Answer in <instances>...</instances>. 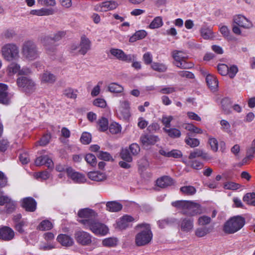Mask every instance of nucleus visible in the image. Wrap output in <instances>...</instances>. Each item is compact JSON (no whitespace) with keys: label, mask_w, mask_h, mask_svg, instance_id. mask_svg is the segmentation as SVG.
I'll use <instances>...</instances> for the list:
<instances>
[{"label":"nucleus","mask_w":255,"mask_h":255,"mask_svg":"<svg viewBox=\"0 0 255 255\" xmlns=\"http://www.w3.org/2000/svg\"><path fill=\"white\" fill-rule=\"evenodd\" d=\"M88 177L92 180L99 182L106 179L105 173L98 171H92L88 173Z\"/></svg>","instance_id":"29"},{"label":"nucleus","mask_w":255,"mask_h":255,"mask_svg":"<svg viewBox=\"0 0 255 255\" xmlns=\"http://www.w3.org/2000/svg\"><path fill=\"white\" fill-rule=\"evenodd\" d=\"M243 200L249 205L255 206V193L246 194L243 198Z\"/></svg>","instance_id":"34"},{"label":"nucleus","mask_w":255,"mask_h":255,"mask_svg":"<svg viewBox=\"0 0 255 255\" xmlns=\"http://www.w3.org/2000/svg\"><path fill=\"white\" fill-rule=\"evenodd\" d=\"M121 157L125 161L128 162H131L132 158L129 152V150L127 148L123 149L121 152Z\"/></svg>","instance_id":"45"},{"label":"nucleus","mask_w":255,"mask_h":255,"mask_svg":"<svg viewBox=\"0 0 255 255\" xmlns=\"http://www.w3.org/2000/svg\"><path fill=\"white\" fill-rule=\"evenodd\" d=\"M12 95L7 92L0 96V103L7 105L10 102Z\"/></svg>","instance_id":"48"},{"label":"nucleus","mask_w":255,"mask_h":255,"mask_svg":"<svg viewBox=\"0 0 255 255\" xmlns=\"http://www.w3.org/2000/svg\"><path fill=\"white\" fill-rule=\"evenodd\" d=\"M74 237L76 242L82 246H88L92 242V236L87 232L79 231L75 232Z\"/></svg>","instance_id":"11"},{"label":"nucleus","mask_w":255,"mask_h":255,"mask_svg":"<svg viewBox=\"0 0 255 255\" xmlns=\"http://www.w3.org/2000/svg\"><path fill=\"white\" fill-rule=\"evenodd\" d=\"M211 232V229L207 227H200L195 231V235L199 238L203 237Z\"/></svg>","instance_id":"41"},{"label":"nucleus","mask_w":255,"mask_h":255,"mask_svg":"<svg viewBox=\"0 0 255 255\" xmlns=\"http://www.w3.org/2000/svg\"><path fill=\"white\" fill-rule=\"evenodd\" d=\"M142 59L144 63L146 65H151V64L153 63L152 62V55L149 52H147L143 54Z\"/></svg>","instance_id":"64"},{"label":"nucleus","mask_w":255,"mask_h":255,"mask_svg":"<svg viewBox=\"0 0 255 255\" xmlns=\"http://www.w3.org/2000/svg\"><path fill=\"white\" fill-rule=\"evenodd\" d=\"M206 81L207 85L211 90L216 89L218 86V81L214 75L207 74Z\"/></svg>","instance_id":"30"},{"label":"nucleus","mask_w":255,"mask_h":255,"mask_svg":"<svg viewBox=\"0 0 255 255\" xmlns=\"http://www.w3.org/2000/svg\"><path fill=\"white\" fill-rule=\"evenodd\" d=\"M66 34V31H59L54 34L52 36V39L54 41L56 42L61 40L62 38L64 37Z\"/></svg>","instance_id":"60"},{"label":"nucleus","mask_w":255,"mask_h":255,"mask_svg":"<svg viewBox=\"0 0 255 255\" xmlns=\"http://www.w3.org/2000/svg\"><path fill=\"white\" fill-rule=\"evenodd\" d=\"M134 218L129 215H124L117 222V226L120 230H124L128 228L130 223L134 221Z\"/></svg>","instance_id":"21"},{"label":"nucleus","mask_w":255,"mask_h":255,"mask_svg":"<svg viewBox=\"0 0 255 255\" xmlns=\"http://www.w3.org/2000/svg\"><path fill=\"white\" fill-rule=\"evenodd\" d=\"M57 241L63 246L69 247L74 244L73 239L65 234H60L57 238Z\"/></svg>","instance_id":"26"},{"label":"nucleus","mask_w":255,"mask_h":255,"mask_svg":"<svg viewBox=\"0 0 255 255\" xmlns=\"http://www.w3.org/2000/svg\"><path fill=\"white\" fill-rule=\"evenodd\" d=\"M118 5L115 1H106L96 5L94 9L97 11H107L116 9Z\"/></svg>","instance_id":"13"},{"label":"nucleus","mask_w":255,"mask_h":255,"mask_svg":"<svg viewBox=\"0 0 255 255\" xmlns=\"http://www.w3.org/2000/svg\"><path fill=\"white\" fill-rule=\"evenodd\" d=\"M185 142L191 147H195L200 144V141L197 138L187 137L185 138Z\"/></svg>","instance_id":"46"},{"label":"nucleus","mask_w":255,"mask_h":255,"mask_svg":"<svg viewBox=\"0 0 255 255\" xmlns=\"http://www.w3.org/2000/svg\"><path fill=\"white\" fill-rule=\"evenodd\" d=\"M85 160L88 163L90 164L92 166H95L97 163V160L96 156L91 153H89L86 155L85 157Z\"/></svg>","instance_id":"52"},{"label":"nucleus","mask_w":255,"mask_h":255,"mask_svg":"<svg viewBox=\"0 0 255 255\" xmlns=\"http://www.w3.org/2000/svg\"><path fill=\"white\" fill-rule=\"evenodd\" d=\"M158 140V137L154 135L144 134L140 137V141L142 144L146 146L154 144Z\"/></svg>","instance_id":"25"},{"label":"nucleus","mask_w":255,"mask_h":255,"mask_svg":"<svg viewBox=\"0 0 255 255\" xmlns=\"http://www.w3.org/2000/svg\"><path fill=\"white\" fill-rule=\"evenodd\" d=\"M92 139V136L90 133L85 132H83L81 136L80 140L84 144H89Z\"/></svg>","instance_id":"51"},{"label":"nucleus","mask_w":255,"mask_h":255,"mask_svg":"<svg viewBox=\"0 0 255 255\" xmlns=\"http://www.w3.org/2000/svg\"><path fill=\"white\" fill-rule=\"evenodd\" d=\"M109 129L111 133L117 134L121 131L122 127L118 123L114 122L110 124Z\"/></svg>","instance_id":"43"},{"label":"nucleus","mask_w":255,"mask_h":255,"mask_svg":"<svg viewBox=\"0 0 255 255\" xmlns=\"http://www.w3.org/2000/svg\"><path fill=\"white\" fill-rule=\"evenodd\" d=\"M208 143L210 145L211 149L214 151L217 152L218 150V142L216 138L212 137H209Z\"/></svg>","instance_id":"53"},{"label":"nucleus","mask_w":255,"mask_h":255,"mask_svg":"<svg viewBox=\"0 0 255 255\" xmlns=\"http://www.w3.org/2000/svg\"><path fill=\"white\" fill-rule=\"evenodd\" d=\"M130 104L128 101H120L117 113L121 119H128L130 116Z\"/></svg>","instance_id":"10"},{"label":"nucleus","mask_w":255,"mask_h":255,"mask_svg":"<svg viewBox=\"0 0 255 255\" xmlns=\"http://www.w3.org/2000/svg\"><path fill=\"white\" fill-rule=\"evenodd\" d=\"M171 205L186 215L193 216L203 213L201 206L196 202L187 200H179L173 202Z\"/></svg>","instance_id":"1"},{"label":"nucleus","mask_w":255,"mask_h":255,"mask_svg":"<svg viewBox=\"0 0 255 255\" xmlns=\"http://www.w3.org/2000/svg\"><path fill=\"white\" fill-rule=\"evenodd\" d=\"M97 156L99 158L105 161H110L113 159L112 156L107 152L100 151Z\"/></svg>","instance_id":"63"},{"label":"nucleus","mask_w":255,"mask_h":255,"mask_svg":"<svg viewBox=\"0 0 255 255\" xmlns=\"http://www.w3.org/2000/svg\"><path fill=\"white\" fill-rule=\"evenodd\" d=\"M163 130L169 137L172 138H179L181 135L180 130L176 128H163Z\"/></svg>","instance_id":"32"},{"label":"nucleus","mask_w":255,"mask_h":255,"mask_svg":"<svg viewBox=\"0 0 255 255\" xmlns=\"http://www.w3.org/2000/svg\"><path fill=\"white\" fill-rule=\"evenodd\" d=\"M16 84L22 91L26 93H32L35 91L36 84L30 78L25 76H20L17 79Z\"/></svg>","instance_id":"7"},{"label":"nucleus","mask_w":255,"mask_h":255,"mask_svg":"<svg viewBox=\"0 0 255 255\" xmlns=\"http://www.w3.org/2000/svg\"><path fill=\"white\" fill-rule=\"evenodd\" d=\"M15 233L13 230L10 227L4 226L0 228V239L9 241L14 237Z\"/></svg>","instance_id":"18"},{"label":"nucleus","mask_w":255,"mask_h":255,"mask_svg":"<svg viewBox=\"0 0 255 255\" xmlns=\"http://www.w3.org/2000/svg\"><path fill=\"white\" fill-rule=\"evenodd\" d=\"M40 80L42 83L53 84L56 80V76L49 71H44L40 76Z\"/></svg>","instance_id":"24"},{"label":"nucleus","mask_w":255,"mask_h":255,"mask_svg":"<svg viewBox=\"0 0 255 255\" xmlns=\"http://www.w3.org/2000/svg\"><path fill=\"white\" fill-rule=\"evenodd\" d=\"M66 172L68 176L76 183H83L86 180L85 176L83 174L75 171L71 167L67 168Z\"/></svg>","instance_id":"15"},{"label":"nucleus","mask_w":255,"mask_h":255,"mask_svg":"<svg viewBox=\"0 0 255 255\" xmlns=\"http://www.w3.org/2000/svg\"><path fill=\"white\" fill-rule=\"evenodd\" d=\"M163 24L162 17L161 16H156L149 25V28L150 29L158 28L161 27Z\"/></svg>","instance_id":"39"},{"label":"nucleus","mask_w":255,"mask_h":255,"mask_svg":"<svg viewBox=\"0 0 255 255\" xmlns=\"http://www.w3.org/2000/svg\"><path fill=\"white\" fill-rule=\"evenodd\" d=\"M172 179L167 176H163L156 180V184L161 188H166L173 184Z\"/></svg>","instance_id":"27"},{"label":"nucleus","mask_w":255,"mask_h":255,"mask_svg":"<svg viewBox=\"0 0 255 255\" xmlns=\"http://www.w3.org/2000/svg\"><path fill=\"white\" fill-rule=\"evenodd\" d=\"M98 128L101 131H106L109 128V122L107 118L102 117L97 122Z\"/></svg>","instance_id":"35"},{"label":"nucleus","mask_w":255,"mask_h":255,"mask_svg":"<svg viewBox=\"0 0 255 255\" xmlns=\"http://www.w3.org/2000/svg\"><path fill=\"white\" fill-rule=\"evenodd\" d=\"M21 53L24 58L30 61L37 59L39 56L37 45L32 40H26L23 42L21 47Z\"/></svg>","instance_id":"4"},{"label":"nucleus","mask_w":255,"mask_h":255,"mask_svg":"<svg viewBox=\"0 0 255 255\" xmlns=\"http://www.w3.org/2000/svg\"><path fill=\"white\" fill-rule=\"evenodd\" d=\"M118 242L117 239L116 238H108L104 239L102 244L105 247H112L117 245Z\"/></svg>","instance_id":"44"},{"label":"nucleus","mask_w":255,"mask_h":255,"mask_svg":"<svg viewBox=\"0 0 255 255\" xmlns=\"http://www.w3.org/2000/svg\"><path fill=\"white\" fill-rule=\"evenodd\" d=\"M147 35V32L144 30L137 31L129 39L130 42H134L138 40L144 38Z\"/></svg>","instance_id":"33"},{"label":"nucleus","mask_w":255,"mask_h":255,"mask_svg":"<svg viewBox=\"0 0 255 255\" xmlns=\"http://www.w3.org/2000/svg\"><path fill=\"white\" fill-rule=\"evenodd\" d=\"M53 227L52 223L47 220L42 221L38 225V229L41 231H48Z\"/></svg>","instance_id":"42"},{"label":"nucleus","mask_w":255,"mask_h":255,"mask_svg":"<svg viewBox=\"0 0 255 255\" xmlns=\"http://www.w3.org/2000/svg\"><path fill=\"white\" fill-rule=\"evenodd\" d=\"M103 81H99L97 85L93 88L91 93V95L92 97H96L100 94L101 86L103 85Z\"/></svg>","instance_id":"62"},{"label":"nucleus","mask_w":255,"mask_h":255,"mask_svg":"<svg viewBox=\"0 0 255 255\" xmlns=\"http://www.w3.org/2000/svg\"><path fill=\"white\" fill-rule=\"evenodd\" d=\"M137 227L142 228L143 230L137 234L136 236V244L138 246H141L148 244L151 241L152 237L149 225L141 224L137 225Z\"/></svg>","instance_id":"6"},{"label":"nucleus","mask_w":255,"mask_h":255,"mask_svg":"<svg viewBox=\"0 0 255 255\" xmlns=\"http://www.w3.org/2000/svg\"><path fill=\"white\" fill-rule=\"evenodd\" d=\"M219 73L223 76H226L229 73V67L224 64H220L218 66Z\"/></svg>","instance_id":"54"},{"label":"nucleus","mask_w":255,"mask_h":255,"mask_svg":"<svg viewBox=\"0 0 255 255\" xmlns=\"http://www.w3.org/2000/svg\"><path fill=\"white\" fill-rule=\"evenodd\" d=\"M79 47V53L84 55L91 49V41L85 35H83L81 37Z\"/></svg>","instance_id":"17"},{"label":"nucleus","mask_w":255,"mask_h":255,"mask_svg":"<svg viewBox=\"0 0 255 255\" xmlns=\"http://www.w3.org/2000/svg\"><path fill=\"white\" fill-rule=\"evenodd\" d=\"M77 91L72 88H67L64 91L63 94L68 98L75 99L77 98Z\"/></svg>","instance_id":"47"},{"label":"nucleus","mask_w":255,"mask_h":255,"mask_svg":"<svg viewBox=\"0 0 255 255\" xmlns=\"http://www.w3.org/2000/svg\"><path fill=\"white\" fill-rule=\"evenodd\" d=\"M211 219L207 216H202L200 217L198 219V224L199 226H206L210 223Z\"/></svg>","instance_id":"50"},{"label":"nucleus","mask_w":255,"mask_h":255,"mask_svg":"<svg viewBox=\"0 0 255 255\" xmlns=\"http://www.w3.org/2000/svg\"><path fill=\"white\" fill-rule=\"evenodd\" d=\"M79 222L83 225L84 228L90 230L95 235H105L109 231L106 226L96 219H81Z\"/></svg>","instance_id":"3"},{"label":"nucleus","mask_w":255,"mask_h":255,"mask_svg":"<svg viewBox=\"0 0 255 255\" xmlns=\"http://www.w3.org/2000/svg\"><path fill=\"white\" fill-rule=\"evenodd\" d=\"M122 208V204L117 201H108L106 203V209L110 212H118Z\"/></svg>","instance_id":"23"},{"label":"nucleus","mask_w":255,"mask_h":255,"mask_svg":"<svg viewBox=\"0 0 255 255\" xmlns=\"http://www.w3.org/2000/svg\"><path fill=\"white\" fill-rule=\"evenodd\" d=\"M22 207L28 212H34L36 209V202L32 197H26L22 201Z\"/></svg>","instance_id":"20"},{"label":"nucleus","mask_w":255,"mask_h":255,"mask_svg":"<svg viewBox=\"0 0 255 255\" xmlns=\"http://www.w3.org/2000/svg\"><path fill=\"white\" fill-rule=\"evenodd\" d=\"M224 187L228 190H237L240 187V185L234 182H228L224 184Z\"/></svg>","instance_id":"58"},{"label":"nucleus","mask_w":255,"mask_h":255,"mask_svg":"<svg viewBox=\"0 0 255 255\" xmlns=\"http://www.w3.org/2000/svg\"><path fill=\"white\" fill-rule=\"evenodd\" d=\"M1 52L3 58L8 61L16 60L19 58V47L13 43L4 44L1 47Z\"/></svg>","instance_id":"5"},{"label":"nucleus","mask_w":255,"mask_h":255,"mask_svg":"<svg viewBox=\"0 0 255 255\" xmlns=\"http://www.w3.org/2000/svg\"><path fill=\"white\" fill-rule=\"evenodd\" d=\"M234 22L239 25L245 28H250L253 26L252 22L244 15L242 14L236 15L234 16Z\"/></svg>","instance_id":"14"},{"label":"nucleus","mask_w":255,"mask_h":255,"mask_svg":"<svg viewBox=\"0 0 255 255\" xmlns=\"http://www.w3.org/2000/svg\"><path fill=\"white\" fill-rule=\"evenodd\" d=\"M180 190L182 194L188 196L193 195L196 192L195 188L194 186L190 185L181 187Z\"/></svg>","instance_id":"37"},{"label":"nucleus","mask_w":255,"mask_h":255,"mask_svg":"<svg viewBox=\"0 0 255 255\" xmlns=\"http://www.w3.org/2000/svg\"><path fill=\"white\" fill-rule=\"evenodd\" d=\"M7 72L10 76L17 73L18 75H24L29 73V70L22 69H20V66L16 63H10L7 67Z\"/></svg>","instance_id":"16"},{"label":"nucleus","mask_w":255,"mask_h":255,"mask_svg":"<svg viewBox=\"0 0 255 255\" xmlns=\"http://www.w3.org/2000/svg\"><path fill=\"white\" fill-rule=\"evenodd\" d=\"M15 229L20 233H24V231L23 229V227L27 225V223L26 221L22 220L20 222L14 224Z\"/></svg>","instance_id":"49"},{"label":"nucleus","mask_w":255,"mask_h":255,"mask_svg":"<svg viewBox=\"0 0 255 255\" xmlns=\"http://www.w3.org/2000/svg\"><path fill=\"white\" fill-rule=\"evenodd\" d=\"M151 68L158 72H165L167 69V66L162 63L153 62L151 65Z\"/></svg>","instance_id":"40"},{"label":"nucleus","mask_w":255,"mask_h":255,"mask_svg":"<svg viewBox=\"0 0 255 255\" xmlns=\"http://www.w3.org/2000/svg\"><path fill=\"white\" fill-rule=\"evenodd\" d=\"M54 13L52 8H42L39 9V16H48Z\"/></svg>","instance_id":"55"},{"label":"nucleus","mask_w":255,"mask_h":255,"mask_svg":"<svg viewBox=\"0 0 255 255\" xmlns=\"http://www.w3.org/2000/svg\"><path fill=\"white\" fill-rule=\"evenodd\" d=\"M108 90L111 93H121L124 91V87L116 83H112L109 85Z\"/></svg>","instance_id":"36"},{"label":"nucleus","mask_w":255,"mask_h":255,"mask_svg":"<svg viewBox=\"0 0 255 255\" xmlns=\"http://www.w3.org/2000/svg\"><path fill=\"white\" fill-rule=\"evenodd\" d=\"M172 57L175 60L174 64L182 69H189L192 67V64L186 61L187 55L182 51L174 50L172 52Z\"/></svg>","instance_id":"8"},{"label":"nucleus","mask_w":255,"mask_h":255,"mask_svg":"<svg viewBox=\"0 0 255 255\" xmlns=\"http://www.w3.org/2000/svg\"><path fill=\"white\" fill-rule=\"evenodd\" d=\"M111 54L117 59L126 62H131L136 58L134 54H126L122 50L117 48H111L110 50Z\"/></svg>","instance_id":"9"},{"label":"nucleus","mask_w":255,"mask_h":255,"mask_svg":"<svg viewBox=\"0 0 255 255\" xmlns=\"http://www.w3.org/2000/svg\"><path fill=\"white\" fill-rule=\"evenodd\" d=\"M50 176L49 173L47 171H44L41 172H37L34 174V177L36 179H41L42 180H46Z\"/></svg>","instance_id":"61"},{"label":"nucleus","mask_w":255,"mask_h":255,"mask_svg":"<svg viewBox=\"0 0 255 255\" xmlns=\"http://www.w3.org/2000/svg\"><path fill=\"white\" fill-rule=\"evenodd\" d=\"M179 226L182 231L189 232L193 229L194 220L189 218H182L180 220Z\"/></svg>","instance_id":"19"},{"label":"nucleus","mask_w":255,"mask_h":255,"mask_svg":"<svg viewBox=\"0 0 255 255\" xmlns=\"http://www.w3.org/2000/svg\"><path fill=\"white\" fill-rule=\"evenodd\" d=\"M78 215L79 217L84 218L83 219H95L97 214L93 210L85 208L79 211Z\"/></svg>","instance_id":"22"},{"label":"nucleus","mask_w":255,"mask_h":255,"mask_svg":"<svg viewBox=\"0 0 255 255\" xmlns=\"http://www.w3.org/2000/svg\"><path fill=\"white\" fill-rule=\"evenodd\" d=\"M173 118L171 116H166L163 115L162 117V123L165 126L164 128H169L170 127V123L173 120Z\"/></svg>","instance_id":"56"},{"label":"nucleus","mask_w":255,"mask_h":255,"mask_svg":"<svg viewBox=\"0 0 255 255\" xmlns=\"http://www.w3.org/2000/svg\"><path fill=\"white\" fill-rule=\"evenodd\" d=\"M220 31L223 35L228 39L232 40L231 36L230 35V30L227 26L223 25L220 26Z\"/></svg>","instance_id":"59"},{"label":"nucleus","mask_w":255,"mask_h":255,"mask_svg":"<svg viewBox=\"0 0 255 255\" xmlns=\"http://www.w3.org/2000/svg\"><path fill=\"white\" fill-rule=\"evenodd\" d=\"M220 124L221 125V129L227 133L231 132V126L228 121L225 120H222L220 122Z\"/></svg>","instance_id":"57"},{"label":"nucleus","mask_w":255,"mask_h":255,"mask_svg":"<svg viewBox=\"0 0 255 255\" xmlns=\"http://www.w3.org/2000/svg\"><path fill=\"white\" fill-rule=\"evenodd\" d=\"M201 157L203 159L208 160L210 159L211 157L210 156L203 150L199 149H196L193 152L190 153L189 158L193 159L196 157Z\"/></svg>","instance_id":"28"},{"label":"nucleus","mask_w":255,"mask_h":255,"mask_svg":"<svg viewBox=\"0 0 255 255\" xmlns=\"http://www.w3.org/2000/svg\"><path fill=\"white\" fill-rule=\"evenodd\" d=\"M200 31L202 37L205 39H209L213 37V32L209 27L203 26Z\"/></svg>","instance_id":"38"},{"label":"nucleus","mask_w":255,"mask_h":255,"mask_svg":"<svg viewBox=\"0 0 255 255\" xmlns=\"http://www.w3.org/2000/svg\"><path fill=\"white\" fill-rule=\"evenodd\" d=\"M245 219L241 216L230 218L223 226V231L228 234H234L240 230L245 224Z\"/></svg>","instance_id":"2"},{"label":"nucleus","mask_w":255,"mask_h":255,"mask_svg":"<svg viewBox=\"0 0 255 255\" xmlns=\"http://www.w3.org/2000/svg\"><path fill=\"white\" fill-rule=\"evenodd\" d=\"M231 99L229 98H224L221 101V106L225 114H230L231 113Z\"/></svg>","instance_id":"31"},{"label":"nucleus","mask_w":255,"mask_h":255,"mask_svg":"<svg viewBox=\"0 0 255 255\" xmlns=\"http://www.w3.org/2000/svg\"><path fill=\"white\" fill-rule=\"evenodd\" d=\"M52 41H53L52 36H43L40 38V42L44 46L47 54L51 56H53L56 51V47L50 44Z\"/></svg>","instance_id":"12"}]
</instances>
